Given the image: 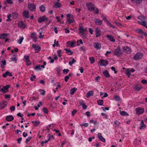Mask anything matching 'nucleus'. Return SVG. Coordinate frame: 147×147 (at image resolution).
Returning <instances> with one entry per match:
<instances>
[{
    "label": "nucleus",
    "mask_w": 147,
    "mask_h": 147,
    "mask_svg": "<svg viewBox=\"0 0 147 147\" xmlns=\"http://www.w3.org/2000/svg\"><path fill=\"white\" fill-rule=\"evenodd\" d=\"M113 53L114 55H117L118 57L120 56V55L122 54L121 52L120 48L119 46H118L115 49V51H113Z\"/></svg>",
    "instance_id": "f257e3e1"
},
{
    "label": "nucleus",
    "mask_w": 147,
    "mask_h": 147,
    "mask_svg": "<svg viewBox=\"0 0 147 147\" xmlns=\"http://www.w3.org/2000/svg\"><path fill=\"white\" fill-rule=\"evenodd\" d=\"M28 8L31 11H34L36 8V6L34 3H29L28 4Z\"/></svg>",
    "instance_id": "f03ea898"
},
{
    "label": "nucleus",
    "mask_w": 147,
    "mask_h": 147,
    "mask_svg": "<svg viewBox=\"0 0 147 147\" xmlns=\"http://www.w3.org/2000/svg\"><path fill=\"white\" fill-rule=\"evenodd\" d=\"M142 56V53L139 52L136 54L133 57V58L134 60H137L141 59Z\"/></svg>",
    "instance_id": "7ed1b4c3"
},
{
    "label": "nucleus",
    "mask_w": 147,
    "mask_h": 147,
    "mask_svg": "<svg viewBox=\"0 0 147 147\" xmlns=\"http://www.w3.org/2000/svg\"><path fill=\"white\" fill-rule=\"evenodd\" d=\"M48 19L46 17V16H44L42 17H39L38 18V22L40 23H41L45 21L46 22H48Z\"/></svg>",
    "instance_id": "20e7f679"
},
{
    "label": "nucleus",
    "mask_w": 147,
    "mask_h": 147,
    "mask_svg": "<svg viewBox=\"0 0 147 147\" xmlns=\"http://www.w3.org/2000/svg\"><path fill=\"white\" fill-rule=\"evenodd\" d=\"M7 101L5 100H2L0 102V109H4L7 105Z\"/></svg>",
    "instance_id": "39448f33"
},
{
    "label": "nucleus",
    "mask_w": 147,
    "mask_h": 147,
    "mask_svg": "<svg viewBox=\"0 0 147 147\" xmlns=\"http://www.w3.org/2000/svg\"><path fill=\"white\" fill-rule=\"evenodd\" d=\"M108 61L107 60L104 59L100 60L99 62V63H100L101 65L105 66L108 64Z\"/></svg>",
    "instance_id": "423d86ee"
},
{
    "label": "nucleus",
    "mask_w": 147,
    "mask_h": 147,
    "mask_svg": "<svg viewBox=\"0 0 147 147\" xmlns=\"http://www.w3.org/2000/svg\"><path fill=\"white\" fill-rule=\"evenodd\" d=\"M136 113L137 114H141L144 112V109L143 108L139 107L136 109Z\"/></svg>",
    "instance_id": "0eeeda50"
},
{
    "label": "nucleus",
    "mask_w": 147,
    "mask_h": 147,
    "mask_svg": "<svg viewBox=\"0 0 147 147\" xmlns=\"http://www.w3.org/2000/svg\"><path fill=\"white\" fill-rule=\"evenodd\" d=\"M123 51L124 52H127L128 54L129 53L131 52V49L127 46H124L122 47Z\"/></svg>",
    "instance_id": "6e6552de"
},
{
    "label": "nucleus",
    "mask_w": 147,
    "mask_h": 147,
    "mask_svg": "<svg viewBox=\"0 0 147 147\" xmlns=\"http://www.w3.org/2000/svg\"><path fill=\"white\" fill-rule=\"evenodd\" d=\"M24 58L25 59V61L27 63L26 64V65L28 66L30 65L31 64V62H30V61L29 57V56H24Z\"/></svg>",
    "instance_id": "1a4fd4ad"
},
{
    "label": "nucleus",
    "mask_w": 147,
    "mask_h": 147,
    "mask_svg": "<svg viewBox=\"0 0 147 147\" xmlns=\"http://www.w3.org/2000/svg\"><path fill=\"white\" fill-rule=\"evenodd\" d=\"M94 47L97 50L100 49L101 47V44L98 42H95L94 45Z\"/></svg>",
    "instance_id": "9d476101"
},
{
    "label": "nucleus",
    "mask_w": 147,
    "mask_h": 147,
    "mask_svg": "<svg viewBox=\"0 0 147 147\" xmlns=\"http://www.w3.org/2000/svg\"><path fill=\"white\" fill-rule=\"evenodd\" d=\"M22 16L25 18H29L28 11L24 10L22 13Z\"/></svg>",
    "instance_id": "9b49d317"
},
{
    "label": "nucleus",
    "mask_w": 147,
    "mask_h": 147,
    "mask_svg": "<svg viewBox=\"0 0 147 147\" xmlns=\"http://www.w3.org/2000/svg\"><path fill=\"white\" fill-rule=\"evenodd\" d=\"M139 129L140 130L144 129L146 128V125L142 121L140 123Z\"/></svg>",
    "instance_id": "f8f14e48"
},
{
    "label": "nucleus",
    "mask_w": 147,
    "mask_h": 147,
    "mask_svg": "<svg viewBox=\"0 0 147 147\" xmlns=\"http://www.w3.org/2000/svg\"><path fill=\"white\" fill-rule=\"evenodd\" d=\"M32 123L34 127H37L40 123L39 120H34L32 121Z\"/></svg>",
    "instance_id": "ddd939ff"
},
{
    "label": "nucleus",
    "mask_w": 147,
    "mask_h": 147,
    "mask_svg": "<svg viewBox=\"0 0 147 147\" xmlns=\"http://www.w3.org/2000/svg\"><path fill=\"white\" fill-rule=\"evenodd\" d=\"M95 33L96 34V37H98L101 35V30L98 28L95 29Z\"/></svg>",
    "instance_id": "4468645a"
},
{
    "label": "nucleus",
    "mask_w": 147,
    "mask_h": 147,
    "mask_svg": "<svg viewBox=\"0 0 147 147\" xmlns=\"http://www.w3.org/2000/svg\"><path fill=\"white\" fill-rule=\"evenodd\" d=\"M18 25L20 28H25L26 26V25L24 24L22 21L19 22L18 24Z\"/></svg>",
    "instance_id": "2eb2a0df"
},
{
    "label": "nucleus",
    "mask_w": 147,
    "mask_h": 147,
    "mask_svg": "<svg viewBox=\"0 0 147 147\" xmlns=\"http://www.w3.org/2000/svg\"><path fill=\"white\" fill-rule=\"evenodd\" d=\"M103 74L107 78H109L110 76V75L109 74L108 71L107 70H105L103 72Z\"/></svg>",
    "instance_id": "dca6fc26"
},
{
    "label": "nucleus",
    "mask_w": 147,
    "mask_h": 147,
    "mask_svg": "<svg viewBox=\"0 0 147 147\" xmlns=\"http://www.w3.org/2000/svg\"><path fill=\"white\" fill-rule=\"evenodd\" d=\"M94 91H90L88 92L86 94V96L87 98L93 96L94 94Z\"/></svg>",
    "instance_id": "f3484780"
},
{
    "label": "nucleus",
    "mask_w": 147,
    "mask_h": 147,
    "mask_svg": "<svg viewBox=\"0 0 147 147\" xmlns=\"http://www.w3.org/2000/svg\"><path fill=\"white\" fill-rule=\"evenodd\" d=\"M7 76H9L10 77H11L12 76V75L11 73L8 71H6L5 73L3 74V77L4 78H6Z\"/></svg>",
    "instance_id": "a211bd4d"
},
{
    "label": "nucleus",
    "mask_w": 147,
    "mask_h": 147,
    "mask_svg": "<svg viewBox=\"0 0 147 147\" xmlns=\"http://www.w3.org/2000/svg\"><path fill=\"white\" fill-rule=\"evenodd\" d=\"M79 30V32L80 33H82V35L84 37L85 36L84 35V28L82 26H80L79 28L78 29Z\"/></svg>",
    "instance_id": "6ab92c4d"
},
{
    "label": "nucleus",
    "mask_w": 147,
    "mask_h": 147,
    "mask_svg": "<svg viewBox=\"0 0 147 147\" xmlns=\"http://www.w3.org/2000/svg\"><path fill=\"white\" fill-rule=\"evenodd\" d=\"M8 34L5 33H3L0 34V39H5L7 37Z\"/></svg>",
    "instance_id": "aec40b11"
},
{
    "label": "nucleus",
    "mask_w": 147,
    "mask_h": 147,
    "mask_svg": "<svg viewBox=\"0 0 147 147\" xmlns=\"http://www.w3.org/2000/svg\"><path fill=\"white\" fill-rule=\"evenodd\" d=\"M95 23L96 25H101L102 24V21L99 19L95 20Z\"/></svg>",
    "instance_id": "412c9836"
},
{
    "label": "nucleus",
    "mask_w": 147,
    "mask_h": 147,
    "mask_svg": "<svg viewBox=\"0 0 147 147\" xmlns=\"http://www.w3.org/2000/svg\"><path fill=\"white\" fill-rule=\"evenodd\" d=\"M107 38L108 39L111 41L114 42L115 41V39L111 35H107Z\"/></svg>",
    "instance_id": "4be33fe9"
},
{
    "label": "nucleus",
    "mask_w": 147,
    "mask_h": 147,
    "mask_svg": "<svg viewBox=\"0 0 147 147\" xmlns=\"http://www.w3.org/2000/svg\"><path fill=\"white\" fill-rule=\"evenodd\" d=\"M65 50L66 51L67 54L68 55H72L73 52L71 51L69 49H65Z\"/></svg>",
    "instance_id": "5701e85b"
},
{
    "label": "nucleus",
    "mask_w": 147,
    "mask_h": 147,
    "mask_svg": "<svg viewBox=\"0 0 147 147\" xmlns=\"http://www.w3.org/2000/svg\"><path fill=\"white\" fill-rule=\"evenodd\" d=\"M54 6L56 8H59L61 7L62 5L61 3L57 2L54 4Z\"/></svg>",
    "instance_id": "b1692460"
},
{
    "label": "nucleus",
    "mask_w": 147,
    "mask_h": 147,
    "mask_svg": "<svg viewBox=\"0 0 147 147\" xmlns=\"http://www.w3.org/2000/svg\"><path fill=\"white\" fill-rule=\"evenodd\" d=\"M31 37L32 38H33V40H34L35 41H36L35 39H37V37L36 35V34L34 32H33L32 33L31 35Z\"/></svg>",
    "instance_id": "393cba45"
},
{
    "label": "nucleus",
    "mask_w": 147,
    "mask_h": 147,
    "mask_svg": "<svg viewBox=\"0 0 147 147\" xmlns=\"http://www.w3.org/2000/svg\"><path fill=\"white\" fill-rule=\"evenodd\" d=\"M12 15L13 19H16L18 16V13L16 12H14L12 13Z\"/></svg>",
    "instance_id": "a878e982"
},
{
    "label": "nucleus",
    "mask_w": 147,
    "mask_h": 147,
    "mask_svg": "<svg viewBox=\"0 0 147 147\" xmlns=\"http://www.w3.org/2000/svg\"><path fill=\"white\" fill-rule=\"evenodd\" d=\"M79 103L80 105H82L83 106V109H85L87 108V106L86 105H85L83 102H81V101H79Z\"/></svg>",
    "instance_id": "bb28decb"
},
{
    "label": "nucleus",
    "mask_w": 147,
    "mask_h": 147,
    "mask_svg": "<svg viewBox=\"0 0 147 147\" xmlns=\"http://www.w3.org/2000/svg\"><path fill=\"white\" fill-rule=\"evenodd\" d=\"M77 90V88H74L70 90V94H71L73 95L74 94L75 92Z\"/></svg>",
    "instance_id": "cd10ccee"
},
{
    "label": "nucleus",
    "mask_w": 147,
    "mask_h": 147,
    "mask_svg": "<svg viewBox=\"0 0 147 147\" xmlns=\"http://www.w3.org/2000/svg\"><path fill=\"white\" fill-rule=\"evenodd\" d=\"M10 86L9 85H6V86H3V88L4 89V90H5V91H6V92L8 91V89L9 88H10Z\"/></svg>",
    "instance_id": "c85d7f7f"
},
{
    "label": "nucleus",
    "mask_w": 147,
    "mask_h": 147,
    "mask_svg": "<svg viewBox=\"0 0 147 147\" xmlns=\"http://www.w3.org/2000/svg\"><path fill=\"white\" fill-rule=\"evenodd\" d=\"M41 49V47L39 45L37 46L34 49L35 53H38L39 52Z\"/></svg>",
    "instance_id": "c756f323"
},
{
    "label": "nucleus",
    "mask_w": 147,
    "mask_h": 147,
    "mask_svg": "<svg viewBox=\"0 0 147 147\" xmlns=\"http://www.w3.org/2000/svg\"><path fill=\"white\" fill-rule=\"evenodd\" d=\"M120 124V123L117 120H115L114 122H112V124L113 125H115L116 126L119 125Z\"/></svg>",
    "instance_id": "7c9ffc66"
},
{
    "label": "nucleus",
    "mask_w": 147,
    "mask_h": 147,
    "mask_svg": "<svg viewBox=\"0 0 147 147\" xmlns=\"http://www.w3.org/2000/svg\"><path fill=\"white\" fill-rule=\"evenodd\" d=\"M40 9L41 11L42 12H44L45 11V7L43 5H42L40 7Z\"/></svg>",
    "instance_id": "2f4dec72"
},
{
    "label": "nucleus",
    "mask_w": 147,
    "mask_h": 147,
    "mask_svg": "<svg viewBox=\"0 0 147 147\" xmlns=\"http://www.w3.org/2000/svg\"><path fill=\"white\" fill-rule=\"evenodd\" d=\"M142 88V87H139V85L136 86L134 87L135 90L138 91H140Z\"/></svg>",
    "instance_id": "473e14b6"
},
{
    "label": "nucleus",
    "mask_w": 147,
    "mask_h": 147,
    "mask_svg": "<svg viewBox=\"0 0 147 147\" xmlns=\"http://www.w3.org/2000/svg\"><path fill=\"white\" fill-rule=\"evenodd\" d=\"M76 42H71L70 41L67 42V44L71 45L70 46V47H73V45L76 44Z\"/></svg>",
    "instance_id": "72a5a7b5"
},
{
    "label": "nucleus",
    "mask_w": 147,
    "mask_h": 147,
    "mask_svg": "<svg viewBox=\"0 0 147 147\" xmlns=\"http://www.w3.org/2000/svg\"><path fill=\"white\" fill-rule=\"evenodd\" d=\"M95 8V6L94 5L90 7H88V9L90 11H91L93 10H94V9Z\"/></svg>",
    "instance_id": "f704fd0d"
},
{
    "label": "nucleus",
    "mask_w": 147,
    "mask_h": 147,
    "mask_svg": "<svg viewBox=\"0 0 147 147\" xmlns=\"http://www.w3.org/2000/svg\"><path fill=\"white\" fill-rule=\"evenodd\" d=\"M125 73L128 78L130 77V71L128 69H127L126 70Z\"/></svg>",
    "instance_id": "c9c22d12"
},
{
    "label": "nucleus",
    "mask_w": 147,
    "mask_h": 147,
    "mask_svg": "<svg viewBox=\"0 0 147 147\" xmlns=\"http://www.w3.org/2000/svg\"><path fill=\"white\" fill-rule=\"evenodd\" d=\"M136 31L139 34H142L144 33L143 31L141 29H138L136 30Z\"/></svg>",
    "instance_id": "e433bc0d"
},
{
    "label": "nucleus",
    "mask_w": 147,
    "mask_h": 147,
    "mask_svg": "<svg viewBox=\"0 0 147 147\" xmlns=\"http://www.w3.org/2000/svg\"><path fill=\"white\" fill-rule=\"evenodd\" d=\"M97 102L98 105H102L103 104V100H98L97 101Z\"/></svg>",
    "instance_id": "4c0bfd02"
},
{
    "label": "nucleus",
    "mask_w": 147,
    "mask_h": 147,
    "mask_svg": "<svg viewBox=\"0 0 147 147\" xmlns=\"http://www.w3.org/2000/svg\"><path fill=\"white\" fill-rule=\"evenodd\" d=\"M5 119H14V117L11 115H8L6 117Z\"/></svg>",
    "instance_id": "58836bf2"
},
{
    "label": "nucleus",
    "mask_w": 147,
    "mask_h": 147,
    "mask_svg": "<svg viewBox=\"0 0 147 147\" xmlns=\"http://www.w3.org/2000/svg\"><path fill=\"white\" fill-rule=\"evenodd\" d=\"M138 23L139 24L142 25L144 27V26L145 25L146 22L144 21H142V22H141L140 21H138Z\"/></svg>",
    "instance_id": "ea45409f"
},
{
    "label": "nucleus",
    "mask_w": 147,
    "mask_h": 147,
    "mask_svg": "<svg viewBox=\"0 0 147 147\" xmlns=\"http://www.w3.org/2000/svg\"><path fill=\"white\" fill-rule=\"evenodd\" d=\"M120 113L122 115L125 116L127 115L128 116V114L126 112L124 111H122L120 112Z\"/></svg>",
    "instance_id": "a19ab883"
},
{
    "label": "nucleus",
    "mask_w": 147,
    "mask_h": 147,
    "mask_svg": "<svg viewBox=\"0 0 147 147\" xmlns=\"http://www.w3.org/2000/svg\"><path fill=\"white\" fill-rule=\"evenodd\" d=\"M114 99L116 100L117 101H119L121 100V99L119 97L117 96H114Z\"/></svg>",
    "instance_id": "79ce46f5"
},
{
    "label": "nucleus",
    "mask_w": 147,
    "mask_h": 147,
    "mask_svg": "<svg viewBox=\"0 0 147 147\" xmlns=\"http://www.w3.org/2000/svg\"><path fill=\"white\" fill-rule=\"evenodd\" d=\"M93 11L95 14L97 15L98 14L99 10L97 8L95 7V8L94 9V10Z\"/></svg>",
    "instance_id": "37998d69"
},
{
    "label": "nucleus",
    "mask_w": 147,
    "mask_h": 147,
    "mask_svg": "<svg viewBox=\"0 0 147 147\" xmlns=\"http://www.w3.org/2000/svg\"><path fill=\"white\" fill-rule=\"evenodd\" d=\"M67 21L68 22L69 24H71L72 23L74 22V20H72L70 18H67Z\"/></svg>",
    "instance_id": "c03bdc74"
},
{
    "label": "nucleus",
    "mask_w": 147,
    "mask_h": 147,
    "mask_svg": "<svg viewBox=\"0 0 147 147\" xmlns=\"http://www.w3.org/2000/svg\"><path fill=\"white\" fill-rule=\"evenodd\" d=\"M76 61L74 59H73L71 61H70L69 62V64L71 65L72 64H73Z\"/></svg>",
    "instance_id": "a18cd8bd"
},
{
    "label": "nucleus",
    "mask_w": 147,
    "mask_h": 147,
    "mask_svg": "<svg viewBox=\"0 0 147 147\" xmlns=\"http://www.w3.org/2000/svg\"><path fill=\"white\" fill-rule=\"evenodd\" d=\"M89 59L90 61V63H93L94 62L95 60L93 57H90Z\"/></svg>",
    "instance_id": "49530a36"
},
{
    "label": "nucleus",
    "mask_w": 147,
    "mask_h": 147,
    "mask_svg": "<svg viewBox=\"0 0 147 147\" xmlns=\"http://www.w3.org/2000/svg\"><path fill=\"white\" fill-rule=\"evenodd\" d=\"M42 111L45 113L46 114L48 112V111L47 109L45 107L43 108L42 109Z\"/></svg>",
    "instance_id": "de8ad7c7"
},
{
    "label": "nucleus",
    "mask_w": 147,
    "mask_h": 147,
    "mask_svg": "<svg viewBox=\"0 0 147 147\" xmlns=\"http://www.w3.org/2000/svg\"><path fill=\"white\" fill-rule=\"evenodd\" d=\"M80 125L82 127V126H84L85 127H87L88 126V123H85L83 124H81Z\"/></svg>",
    "instance_id": "09e8293b"
},
{
    "label": "nucleus",
    "mask_w": 147,
    "mask_h": 147,
    "mask_svg": "<svg viewBox=\"0 0 147 147\" xmlns=\"http://www.w3.org/2000/svg\"><path fill=\"white\" fill-rule=\"evenodd\" d=\"M86 47L84 46H82L80 48L81 50H82L84 53H86Z\"/></svg>",
    "instance_id": "8fccbe9b"
},
{
    "label": "nucleus",
    "mask_w": 147,
    "mask_h": 147,
    "mask_svg": "<svg viewBox=\"0 0 147 147\" xmlns=\"http://www.w3.org/2000/svg\"><path fill=\"white\" fill-rule=\"evenodd\" d=\"M40 67V65H38L36 66V67H35L34 69H38L39 70H40L41 69V68Z\"/></svg>",
    "instance_id": "3c124183"
},
{
    "label": "nucleus",
    "mask_w": 147,
    "mask_h": 147,
    "mask_svg": "<svg viewBox=\"0 0 147 147\" xmlns=\"http://www.w3.org/2000/svg\"><path fill=\"white\" fill-rule=\"evenodd\" d=\"M1 63H2V64L1 65V66L3 65H4L6 64V60L4 59H3L2 61H1Z\"/></svg>",
    "instance_id": "603ef678"
},
{
    "label": "nucleus",
    "mask_w": 147,
    "mask_h": 147,
    "mask_svg": "<svg viewBox=\"0 0 147 147\" xmlns=\"http://www.w3.org/2000/svg\"><path fill=\"white\" fill-rule=\"evenodd\" d=\"M94 5V4H92V3H87L86 4L87 7V8H88V7H90L92 6H93H93Z\"/></svg>",
    "instance_id": "864d4df0"
},
{
    "label": "nucleus",
    "mask_w": 147,
    "mask_h": 147,
    "mask_svg": "<svg viewBox=\"0 0 147 147\" xmlns=\"http://www.w3.org/2000/svg\"><path fill=\"white\" fill-rule=\"evenodd\" d=\"M69 71V70L68 69H65L63 71V73L65 74H65H67V73Z\"/></svg>",
    "instance_id": "5fc2aeb1"
},
{
    "label": "nucleus",
    "mask_w": 147,
    "mask_h": 147,
    "mask_svg": "<svg viewBox=\"0 0 147 147\" xmlns=\"http://www.w3.org/2000/svg\"><path fill=\"white\" fill-rule=\"evenodd\" d=\"M32 138V137L30 136L28 137L26 139V143H27L28 142H29Z\"/></svg>",
    "instance_id": "6e6d98bb"
},
{
    "label": "nucleus",
    "mask_w": 147,
    "mask_h": 147,
    "mask_svg": "<svg viewBox=\"0 0 147 147\" xmlns=\"http://www.w3.org/2000/svg\"><path fill=\"white\" fill-rule=\"evenodd\" d=\"M39 90L40 92H42L41 93V94L42 95H44L45 93V91L44 90H41L40 89Z\"/></svg>",
    "instance_id": "4d7b16f0"
},
{
    "label": "nucleus",
    "mask_w": 147,
    "mask_h": 147,
    "mask_svg": "<svg viewBox=\"0 0 147 147\" xmlns=\"http://www.w3.org/2000/svg\"><path fill=\"white\" fill-rule=\"evenodd\" d=\"M24 39V38L23 37H21L20 38V40H18V42L20 44H21Z\"/></svg>",
    "instance_id": "13d9d810"
},
{
    "label": "nucleus",
    "mask_w": 147,
    "mask_h": 147,
    "mask_svg": "<svg viewBox=\"0 0 147 147\" xmlns=\"http://www.w3.org/2000/svg\"><path fill=\"white\" fill-rule=\"evenodd\" d=\"M143 0H136V3L138 4H140L142 2Z\"/></svg>",
    "instance_id": "bf43d9fd"
},
{
    "label": "nucleus",
    "mask_w": 147,
    "mask_h": 147,
    "mask_svg": "<svg viewBox=\"0 0 147 147\" xmlns=\"http://www.w3.org/2000/svg\"><path fill=\"white\" fill-rule=\"evenodd\" d=\"M111 69L113 70V71H114V73H115V74H116L117 73V71L116 70H115V67H111Z\"/></svg>",
    "instance_id": "052dcab7"
},
{
    "label": "nucleus",
    "mask_w": 147,
    "mask_h": 147,
    "mask_svg": "<svg viewBox=\"0 0 147 147\" xmlns=\"http://www.w3.org/2000/svg\"><path fill=\"white\" fill-rule=\"evenodd\" d=\"M99 139H100V140L101 141H102V142H105V139L102 136L100 138H99Z\"/></svg>",
    "instance_id": "680f3d73"
},
{
    "label": "nucleus",
    "mask_w": 147,
    "mask_h": 147,
    "mask_svg": "<svg viewBox=\"0 0 147 147\" xmlns=\"http://www.w3.org/2000/svg\"><path fill=\"white\" fill-rule=\"evenodd\" d=\"M69 76H67L65 77L64 80L65 82H67L69 79Z\"/></svg>",
    "instance_id": "e2e57ef3"
},
{
    "label": "nucleus",
    "mask_w": 147,
    "mask_h": 147,
    "mask_svg": "<svg viewBox=\"0 0 147 147\" xmlns=\"http://www.w3.org/2000/svg\"><path fill=\"white\" fill-rule=\"evenodd\" d=\"M11 60L12 61H16H16L17 60V59L15 57H11Z\"/></svg>",
    "instance_id": "0e129e2a"
},
{
    "label": "nucleus",
    "mask_w": 147,
    "mask_h": 147,
    "mask_svg": "<svg viewBox=\"0 0 147 147\" xmlns=\"http://www.w3.org/2000/svg\"><path fill=\"white\" fill-rule=\"evenodd\" d=\"M100 78V77L99 76H98L96 77L95 78V80L96 82L98 81L99 80Z\"/></svg>",
    "instance_id": "69168bd1"
},
{
    "label": "nucleus",
    "mask_w": 147,
    "mask_h": 147,
    "mask_svg": "<svg viewBox=\"0 0 147 147\" xmlns=\"http://www.w3.org/2000/svg\"><path fill=\"white\" fill-rule=\"evenodd\" d=\"M22 138L21 137L18 138L17 139L18 143V144H20L21 143V142L22 141Z\"/></svg>",
    "instance_id": "338daca9"
},
{
    "label": "nucleus",
    "mask_w": 147,
    "mask_h": 147,
    "mask_svg": "<svg viewBox=\"0 0 147 147\" xmlns=\"http://www.w3.org/2000/svg\"><path fill=\"white\" fill-rule=\"evenodd\" d=\"M11 111H14L15 109V107L14 106H12L10 108Z\"/></svg>",
    "instance_id": "774afa93"
}]
</instances>
